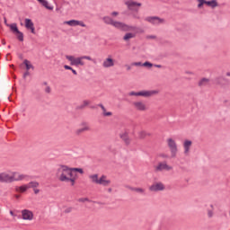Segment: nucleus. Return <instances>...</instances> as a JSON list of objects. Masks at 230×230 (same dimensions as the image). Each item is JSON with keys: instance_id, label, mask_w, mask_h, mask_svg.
Segmentation results:
<instances>
[{"instance_id": "nucleus-1", "label": "nucleus", "mask_w": 230, "mask_h": 230, "mask_svg": "<svg viewBox=\"0 0 230 230\" xmlns=\"http://www.w3.org/2000/svg\"><path fill=\"white\" fill-rule=\"evenodd\" d=\"M56 175L60 182H70L71 186L76 181V174L71 172V168L67 165H60Z\"/></svg>"}, {"instance_id": "nucleus-2", "label": "nucleus", "mask_w": 230, "mask_h": 230, "mask_svg": "<svg viewBox=\"0 0 230 230\" xmlns=\"http://www.w3.org/2000/svg\"><path fill=\"white\" fill-rule=\"evenodd\" d=\"M102 21L104 24L113 26L114 28H117V30H121V31H136L137 30V27L121 22H116L111 16L102 17Z\"/></svg>"}, {"instance_id": "nucleus-3", "label": "nucleus", "mask_w": 230, "mask_h": 230, "mask_svg": "<svg viewBox=\"0 0 230 230\" xmlns=\"http://www.w3.org/2000/svg\"><path fill=\"white\" fill-rule=\"evenodd\" d=\"M23 179H26V175L20 174L19 172H12V174L6 172L0 173V182L11 183L22 181Z\"/></svg>"}, {"instance_id": "nucleus-4", "label": "nucleus", "mask_w": 230, "mask_h": 230, "mask_svg": "<svg viewBox=\"0 0 230 230\" xmlns=\"http://www.w3.org/2000/svg\"><path fill=\"white\" fill-rule=\"evenodd\" d=\"M89 179H91L93 184H100L101 186L104 187L111 185V180H107L106 175H102L100 179H98V174H92L89 176Z\"/></svg>"}, {"instance_id": "nucleus-5", "label": "nucleus", "mask_w": 230, "mask_h": 230, "mask_svg": "<svg viewBox=\"0 0 230 230\" xmlns=\"http://www.w3.org/2000/svg\"><path fill=\"white\" fill-rule=\"evenodd\" d=\"M7 26L10 28L11 31L16 35V39H18L20 42H24V34L21 31H19L17 23H13Z\"/></svg>"}, {"instance_id": "nucleus-6", "label": "nucleus", "mask_w": 230, "mask_h": 230, "mask_svg": "<svg viewBox=\"0 0 230 230\" xmlns=\"http://www.w3.org/2000/svg\"><path fill=\"white\" fill-rule=\"evenodd\" d=\"M125 4L129 12H139V7L143 5L141 3L134 2L133 0H128Z\"/></svg>"}, {"instance_id": "nucleus-7", "label": "nucleus", "mask_w": 230, "mask_h": 230, "mask_svg": "<svg viewBox=\"0 0 230 230\" xmlns=\"http://www.w3.org/2000/svg\"><path fill=\"white\" fill-rule=\"evenodd\" d=\"M66 60H68V62H70V66H84V61H82V57L80 58H75V56H69L66 55Z\"/></svg>"}, {"instance_id": "nucleus-8", "label": "nucleus", "mask_w": 230, "mask_h": 230, "mask_svg": "<svg viewBox=\"0 0 230 230\" xmlns=\"http://www.w3.org/2000/svg\"><path fill=\"white\" fill-rule=\"evenodd\" d=\"M167 145L171 150L172 157H176L178 149H177V143L175 142V140H173L172 138H168Z\"/></svg>"}, {"instance_id": "nucleus-9", "label": "nucleus", "mask_w": 230, "mask_h": 230, "mask_svg": "<svg viewBox=\"0 0 230 230\" xmlns=\"http://www.w3.org/2000/svg\"><path fill=\"white\" fill-rule=\"evenodd\" d=\"M173 167L168 165L166 162L159 163L158 165L155 166V172H170V170H172Z\"/></svg>"}, {"instance_id": "nucleus-10", "label": "nucleus", "mask_w": 230, "mask_h": 230, "mask_svg": "<svg viewBox=\"0 0 230 230\" xmlns=\"http://www.w3.org/2000/svg\"><path fill=\"white\" fill-rule=\"evenodd\" d=\"M81 127L83 128H80L75 131V136H80L84 134V132H89V130H91V128L89 127L87 122H82Z\"/></svg>"}, {"instance_id": "nucleus-11", "label": "nucleus", "mask_w": 230, "mask_h": 230, "mask_svg": "<svg viewBox=\"0 0 230 230\" xmlns=\"http://www.w3.org/2000/svg\"><path fill=\"white\" fill-rule=\"evenodd\" d=\"M147 22H151V24H163L164 22V19L159 18L158 16H148L146 18Z\"/></svg>"}, {"instance_id": "nucleus-12", "label": "nucleus", "mask_w": 230, "mask_h": 230, "mask_svg": "<svg viewBox=\"0 0 230 230\" xmlns=\"http://www.w3.org/2000/svg\"><path fill=\"white\" fill-rule=\"evenodd\" d=\"M155 94H159V91L157 90H150V91H140L139 96H143L144 98H150L152 96H155Z\"/></svg>"}, {"instance_id": "nucleus-13", "label": "nucleus", "mask_w": 230, "mask_h": 230, "mask_svg": "<svg viewBox=\"0 0 230 230\" xmlns=\"http://www.w3.org/2000/svg\"><path fill=\"white\" fill-rule=\"evenodd\" d=\"M164 184L163 182H156L149 187L150 191H164Z\"/></svg>"}, {"instance_id": "nucleus-14", "label": "nucleus", "mask_w": 230, "mask_h": 230, "mask_svg": "<svg viewBox=\"0 0 230 230\" xmlns=\"http://www.w3.org/2000/svg\"><path fill=\"white\" fill-rule=\"evenodd\" d=\"M22 220H33V212L28 209L22 210Z\"/></svg>"}, {"instance_id": "nucleus-15", "label": "nucleus", "mask_w": 230, "mask_h": 230, "mask_svg": "<svg viewBox=\"0 0 230 230\" xmlns=\"http://www.w3.org/2000/svg\"><path fill=\"white\" fill-rule=\"evenodd\" d=\"M133 107L136 109V111H146V104H145V102L141 101L134 102Z\"/></svg>"}, {"instance_id": "nucleus-16", "label": "nucleus", "mask_w": 230, "mask_h": 230, "mask_svg": "<svg viewBox=\"0 0 230 230\" xmlns=\"http://www.w3.org/2000/svg\"><path fill=\"white\" fill-rule=\"evenodd\" d=\"M102 67L105 69H109V67H114V60L111 56H109L104 61L102 62Z\"/></svg>"}, {"instance_id": "nucleus-17", "label": "nucleus", "mask_w": 230, "mask_h": 230, "mask_svg": "<svg viewBox=\"0 0 230 230\" xmlns=\"http://www.w3.org/2000/svg\"><path fill=\"white\" fill-rule=\"evenodd\" d=\"M65 24H68V26H82V28H85L86 26L83 21H78V20H70V21L65 22Z\"/></svg>"}, {"instance_id": "nucleus-18", "label": "nucleus", "mask_w": 230, "mask_h": 230, "mask_svg": "<svg viewBox=\"0 0 230 230\" xmlns=\"http://www.w3.org/2000/svg\"><path fill=\"white\" fill-rule=\"evenodd\" d=\"M25 28H27V30H31V33L35 35V26L33 25V22H31V19H25Z\"/></svg>"}, {"instance_id": "nucleus-19", "label": "nucleus", "mask_w": 230, "mask_h": 230, "mask_svg": "<svg viewBox=\"0 0 230 230\" xmlns=\"http://www.w3.org/2000/svg\"><path fill=\"white\" fill-rule=\"evenodd\" d=\"M193 142L191 140H185L183 143L184 154H190V148H191Z\"/></svg>"}, {"instance_id": "nucleus-20", "label": "nucleus", "mask_w": 230, "mask_h": 230, "mask_svg": "<svg viewBox=\"0 0 230 230\" xmlns=\"http://www.w3.org/2000/svg\"><path fill=\"white\" fill-rule=\"evenodd\" d=\"M120 139L124 141L125 145L128 146L130 145V137H128V133L125 132L119 135Z\"/></svg>"}, {"instance_id": "nucleus-21", "label": "nucleus", "mask_w": 230, "mask_h": 230, "mask_svg": "<svg viewBox=\"0 0 230 230\" xmlns=\"http://www.w3.org/2000/svg\"><path fill=\"white\" fill-rule=\"evenodd\" d=\"M209 82L210 80L208 78L203 77L199 81L198 85L199 87H206Z\"/></svg>"}, {"instance_id": "nucleus-22", "label": "nucleus", "mask_w": 230, "mask_h": 230, "mask_svg": "<svg viewBox=\"0 0 230 230\" xmlns=\"http://www.w3.org/2000/svg\"><path fill=\"white\" fill-rule=\"evenodd\" d=\"M130 39H136V33H134V32H128L123 37V40H125L126 42L130 40Z\"/></svg>"}, {"instance_id": "nucleus-23", "label": "nucleus", "mask_w": 230, "mask_h": 230, "mask_svg": "<svg viewBox=\"0 0 230 230\" xmlns=\"http://www.w3.org/2000/svg\"><path fill=\"white\" fill-rule=\"evenodd\" d=\"M207 6H210V8H217V6H218V2L217 0L207 1Z\"/></svg>"}, {"instance_id": "nucleus-24", "label": "nucleus", "mask_w": 230, "mask_h": 230, "mask_svg": "<svg viewBox=\"0 0 230 230\" xmlns=\"http://www.w3.org/2000/svg\"><path fill=\"white\" fill-rule=\"evenodd\" d=\"M37 1H39L40 4H42V6L47 8V10H53V6L49 5V4L46 0H37Z\"/></svg>"}, {"instance_id": "nucleus-25", "label": "nucleus", "mask_w": 230, "mask_h": 230, "mask_svg": "<svg viewBox=\"0 0 230 230\" xmlns=\"http://www.w3.org/2000/svg\"><path fill=\"white\" fill-rule=\"evenodd\" d=\"M23 64L27 69V71H30V69H35V67L33 66V65H31V63L30 62V60L28 59H24Z\"/></svg>"}, {"instance_id": "nucleus-26", "label": "nucleus", "mask_w": 230, "mask_h": 230, "mask_svg": "<svg viewBox=\"0 0 230 230\" xmlns=\"http://www.w3.org/2000/svg\"><path fill=\"white\" fill-rule=\"evenodd\" d=\"M91 103V102L84 100L83 102V104L79 105L76 107L77 111H82L83 109H85V107H87V105H89Z\"/></svg>"}, {"instance_id": "nucleus-27", "label": "nucleus", "mask_w": 230, "mask_h": 230, "mask_svg": "<svg viewBox=\"0 0 230 230\" xmlns=\"http://www.w3.org/2000/svg\"><path fill=\"white\" fill-rule=\"evenodd\" d=\"M27 188H39V182L38 181H31L27 184Z\"/></svg>"}, {"instance_id": "nucleus-28", "label": "nucleus", "mask_w": 230, "mask_h": 230, "mask_svg": "<svg viewBox=\"0 0 230 230\" xmlns=\"http://www.w3.org/2000/svg\"><path fill=\"white\" fill-rule=\"evenodd\" d=\"M146 136H148V134H146V131H140V132L138 133V137H139L140 139H145V137H146Z\"/></svg>"}, {"instance_id": "nucleus-29", "label": "nucleus", "mask_w": 230, "mask_h": 230, "mask_svg": "<svg viewBox=\"0 0 230 230\" xmlns=\"http://www.w3.org/2000/svg\"><path fill=\"white\" fill-rule=\"evenodd\" d=\"M70 172H71V173H73V172H78V173H84V169H82V168H70Z\"/></svg>"}, {"instance_id": "nucleus-30", "label": "nucleus", "mask_w": 230, "mask_h": 230, "mask_svg": "<svg viewBox=\"0 0 230 230\" xmlns=\"http://www.w3.org/2000/svg\"><path fill=\"white\" fill-rule=\"evenodd\" d=\"M211 209H208V218H213V205H210Z\"/></svg>"}, {"instance_id": "nucleus-31", "label": "nucleus", "mask_w": 230, "mask_h": 230, "mask_svg": "<svg viewBox=\"0 0 230 230\" xmlns=\"http://www.w3.org/2000/svg\"><path fill=\"white\" fill-rule=\"evenodd\" d=\"M198 1V8H201L202 6H204V4H207V1L206 0H197Z\"/></svg>"}, {"instance_id": "nucleus-32", "label": "nucleus", "mask_w": 230, "mask_h": 230, "mask_svg": "<svg viewBox=\"0 0 230 230\" xmlns=\"http://www.w3.org/2000/svg\"><path fill=\"white\" fill-rule=\"evenodd\" d=\"M222 80H224V77H217L215 79V84L217 85H220V84H222Z\"/></svg>"}, {"instance_id": "nucleus-33", "label": "nucleus", "mask_w": 230, "mask_h": 230, "mask_svg": "<svg viewBox=\"0 0 230 230\" xmlns=\"http://www.w3.org/2000/svg\"><path fill=\"white\" fill-rule=\"evenodd\" d=\"M142 66L144 67H153L154 66V64L148 62V61H146L145 63L142 64Z\"/></svg>"}, {"instance_id": "nucleus-34", "label": "nucleus", "mask_w": 230, "mask_h": 230, "mask_svg": "<svg viewBox=\"0 0 230 230\" xmlns=\"http://www.w3.org/2000/svg\"><path fill=\"white\" fill-rule=\"evenodd\" d=\"M19 190H20V191H21L22 193H24V191H26L27 190H29V188H28V185H23V186H21V187L19 188Z\"/></svg>"}, {"instance_id": "nucleus-35", "label": "nucleus", "mask_w": 230, "mask_h": 230, "mask_svg": "<svg viewBox=\"0 0 230 230\" xmlns=\"http://www.w3.org/2000/svg\"><path fill=\"white\" fill-rule=\"evenodd\" d=\"M98 107L102 109V114H105V112H107V109H105V106H103V104L100 103L98 104Z\"/></svg>"}, {"instance_id": "nucleus-36", "label": "nucleus", "mask_w": 230, "mask_h": 230, "mask_svg": "<svg viewBox=\"0 0 230 230\" xmlns=\"http://www.w3.org/2000/svg\"><path fill=\"white\" fill-rule=\"evenodd\" d=\"M134 191H137V193H145V190L142 188H135Z\"/></svg>"}, {"instance_id": "nucleus-37", "label": "nucleus", "mask_w": 230, "mask_h": 230, "mask_svg": "<svg viewBox=\"0 0 230 230\" xmlns=\"http://www.w3.org/2000/svg\"><path fill=\"white\" fill-rule=\"evenodd\" d=\"M78 202H91L88 198H80Z\"/></svg>"}, {"instance_id": "nucleus-38", "label": "nucleus", "mask_w": 230, "mask_h": 230, "mask_svg": "<svg viewBox=\"0 0 230 230\" xmlns=\"http://www.w3.org/2000/svg\"><path fill=\"white\" fill-rule=\"evenodd\" d=\"M128 96H139V92H130Z\"/></svg>"}, {"instance_id": "nucleus-39", "label": "nucleus", "mask_w": 230, "mask_h": 230, "mask_svg": "<svg viewBox=\"0 0 230 230\" xmlns=\"http://www.w3.org/2000/svg\"><path fill=\"white\" fill-rule=\"evenodd\" d=\"M128 96H139V92H130Z\"/></svg>"}, {"instance_id": "nucleus-40", "label": "nucleus", "mask_w": 230, "mask_h": 230, "mask_svg": "<svg viewBox=\"0 0 230 230\" xmlns=\"http://www.w3.org/2000/svg\"><path fill=\"white\" fill-rule=\"evenodd\" d=\"M71 211H73V207L66 208L64 213L68 214V213H71Z\"/></svg>"}, {"instance_id": "nucleus-41", "label": "nucleus", "mask_w": 230, "mask_h": 230, "mask_svg": "<svg viewBox=\"0 0 230 230\" xmlns=\"http://www.w3.org/2000/svg\"><path fill=\"white\" fill-rule=\"evenodd\" d=\"M81 59L82 60H93V58L89 56H83V57H81Z\"/></svg>"}, {"instance_id": "nucleus-42", "label": "nucleus", "mask_w": 230, "mask_h": 230, "mask_svg": "<svg viewBox=\"0 0 230 230\" xmlns=\"http://www.w3.org/2000/svg\"><path fill=\"white\" fill-rule=\"evenodd\" d=\"M102 114H103V116H105V117L112 116V112H111V111H106V112H104V113H102Z\"/></svg>"}, {"instance_id": "nucleus-43", "label": "nucleus", "mask_w": 230, "mask_h": 230, "mask_svg": "<svg viewBox=\"0 0 230 230\" xmlns=\"http://www.w3.org/2000/svg\"><path fill=\"white\" fill-rule=\"evenodd\" d=\"M118 15H119V12L114 11V12L111 13L112 17H118Z\"/></svg>"}, {"instance_id": "nucleus-44", "label": "nucleus", "mask_w": 230, "mask_h": 230, "mask_svg": "<svg viewBox=\"0 0 230 230\" xmlns=\"http://www.w3.org/2000/svg\"><path fill=\"white\" fill-rule=\"evenodd\" d=\"M45 93H47L48 94H49V93H51V87L47 86L45 89Z\"/></svg>"}, {"instance_id": "nucleus-45", "label": "nucleus", "mask_w": 230, "mask_h": 230, "mask_svg": "<svg viewBox=\"0 0 230 230\" xmlns=\"http://www.w3.org/2000/svg\"><path fill=\"white\" fill-rule=\"evenodd\" d=\"M64 68L68 70V71H72L73 67H71L70 66L65 65Z\"/></svg>"}, {"instance_id": "nucleus-46", "label": "nucleus", "mask_w": 230, "mask_h": 230, "mask_svg": "<svg viewBox=\"0 0 230 230\" xmlns=\"http://www.w3.org/2000/svg\"><path fill=\"white\" fill-rule=\"evenodd\" d=\"M132 66H143V64L141 62H134Z\"/></svg>"}, {"instance_id": "nucleus-47", "label": "nucleus", "mask_w": 230, "mask_h": 230, "mask_svg": "<svg viewBox=\"0 0 230 230\" xmlns=\"http://www.w3.org/2000/svg\"><path fill=\"white\" fill-rule=\"evenodd\" d=\"M26 76H30V72L28 70L23 74V78H26Z\"/></svg>"}, {"instance_id": "nucleus-48", "label": "nucleus", "mask_w": 230, "mask_h": 230, "mask_svg": "<svg viewBox=\"0 0 230 230\" xmlns=\"http://www.w3.org/2000/svg\"><path fill=\"white\" fill-rule=\"evenodd\" d=\"M160 157H163L164 159H168V155L161 154Z\"/></svg>"}, {"instance_id": "nucleus-49", "label": "nucleus", "mask_w": 230, "mask_h": 230, "mask_svg": "<svg viewBox=\"0 0 230 230\" xmlns=\"http://www.w3.org/2000/svg\"><path fill=\"white\" fill-rule=\"evenodd\" d=\"M40 192V190L39 189H34V193L35 195L39 194Z\"/></svg>"}, {"instance_id": "nucleus-50", "label": "nucleus", "mask_w": 230, "mask_h": 230, "mask_svg": "<svg viewBox=\"0 0 230 230\" xmlns=\"http://www.w3.org/2000/svg\"><path fill=\"white\" fill-rule=\"evenodd\" d=\"M4 24H5L6 26H12V24H8V23H7L6 18H4Z\"/></svg>"}, {"instance_id": "nucleus-51", "label": "nucleus", "mask_w": 230, "mask_h": 230, "mask_svg": "<svg viewBox=\"0 0 230 230\" xmlns=\"http://www.w3.org/2000/svg\"><path fill=\"white\" fill-rule=\"evenodd\" d=\"M146 39H156V37L154 35H150V36H147Z\"/></svg>"}, {"instance_id": "nucleus-52", "label": "nucleus", "mask_w": 230, "mask_h": 230, "mask_svg": "<svg viewBox=\"0 0 230 230\" xmlns=\"http://www.w3.org/2000/svg\"><path fill=\"white\" fill-rule=\"evenodd\" d=\"M71 71H72L73 75H78V73L76 72V70H75V69L72 68Z\"/></svg>"}, {"instance_id": "nucleus-53", "label": "nucleus", "mask_w": 230, "mask_h": 230, "mask_svg": "<svg viewBox=\"0 0 230 230\" xmlns=\"http://www.w3.org/2000/svg\"><path fill=\"white\" fill-rule=\"evenodd\" d=\"M128 190H130L131 191H134L135 188L130 187V186H127Z\"/></svg>"}, {"instance_id": "nucleus-54", "label": "nucleus", "mask_w": 230, "mask_h": 230, "mask_svg": "<svg viewBox=\"0 0 230 230\" xmlns=\"http://www.w3.org/2000/svg\"><path fill=\"white\" fill-rule=\"evenodd\" d=\"M19 58H20V60H22V58H24V56H22V54H19Z\"/></svg>"}, {"instance_id": "nucleus-55", "label": "nucleus", "mask_w": 230, "mask_h": 230, "mask_svg": "<svg viewBox=\"0 0 230 230\" xmlns=\"http://www.w3.org/2000/svg\"><path fill=\"white\" fill-rule=\"evenodd\" d=\"M126 67H127V71H130V69H132V67H130V66L128 65H127Z\"/></svg>"}, {"instance_id": "nucleus-56", "label": "nucleus", "mask_w": 230, "mask_h": 230, "mask_svg": "<svg viewBox=\"0 0 230 230\" xmlns=\"http://www.w3.org/2000/svg\"><path fill=\"white\" fill-rule=\"evenodd\" d=\"M155 67H158L159 69H161L163 67V66H161V65H155Z\"/></svg>"}, {"instance_id": "nucleus-57", "label": "nucleus", "mask_w": 230, "mask_h": 230, "mask_svg": "<svg viewBox=\"0 0 230 230\" xmlns=\"http://www.w3.org/2000/svg\"><path fill=\"white\" fill-rule=\"evenodd\" d=\"M10 215H11L12 217H15V214H13V211H12V210H10Z\"/></svg>"}, {"instance_id": "nucleus-58", "label": "nucleus", "mask_w": 230, "mask_h": 230, "mask_svg": "<svg viewBox=\"0 0 230 230\" xmlns=\"http://www.w3.org/2000/svg\"><path fill=\"white\" fill-rule=\"evenodd\" d=\"M133 18L134 19H139V16L136 15V14H133Z\"/></svg>"}, {"instance_id": "nucleus-59", "label": "nucleus", "mask_w": 230, "mask_h": 230, "mask_svg": "<svg viewBox=\"0 0 230 230\" xmlns=\"http://www.w3.org/2000/svg\"><path fill=\"white\" fill-rule=\"evenodd\" d=\"M187 75H193V72H187Z\"/></svg>"}, {"instance_id": "nucleus-60", "label": "nucleus", "mask_w": 230, "mask_h": 230, "mask_svg": "<svg viewBox=\"0 0 230 230\" xmlns=\"http://www.w3.org/2000/svg\"><path fill=\"white\" fill-rule=\"evenodd\" d=\"M108 191L111 193V191H112V189L111 188L108 189Z\"/></svg>"}, {"instance_id": "nucleus-61", "label": "nucleus", "mask_w": 230, "mask_h": 230, "mask_svg": "<svg viewBox=\"0 0 230 230\" xmlns=\"http://www.w3.org/2000/svg\"><path fill=\"white\" fill-rule=\"evenodd\" d=\"M226 76H230V72H227V73H226Z\"/></svg>"}, {"instance_id": "nucleus-62", "label": "nucleus", "mask_w": 230, "mask_h": 230, "mask_svg": "<svg viewBox=\"0 0 230 230\" xmlns=\"http://www.w3.org/2000/svg\"><path fill=\"white\" fill-rule=\"evenodd\" d=\"M43 85H48V83H47V82H44V83H43Z\"/></svg>"}, {"instance_id": "nucleus-63", "label": "nucleus", "mask_w": 230, "mask_h": 230, "mask_svg": "<svg viewBox=\"0 0 230 230\" xmlns=\"http://www.w3.org/2000/svg\"><path fill=\"white\" fill-rule=\"evenodd\" d=\"M2 43L4 45V44H6V41L3 40Z\"/></svg>"}, {"instance_id": "nucleus-64", "label": "nucleus", "mask_w": 230, "mask_h": 230, "mask_svg": "<svg viewBox=\"0 0 230 230\" xmlns=\"http://www.w3.org/2000/svg\"><path fill=\"white\" fill-rule=\"evenodd\" d=\"M15 197H16L17 199H19V197H21V196H20V195H16Z\"/></svg>"}]
</instances>
